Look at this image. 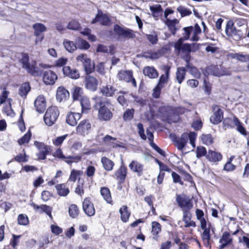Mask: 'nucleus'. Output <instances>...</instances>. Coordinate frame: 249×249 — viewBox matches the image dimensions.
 <instances>
[{
	"instance_id": "nucleus-60",
	"label": "nucleus",
	"mask_w": 249,
	"mask_h": 249,
	"mask_svg": "<svg viewBox=\"0 0 249 249\" xmlns=\"http://www.w3.org/2000/svg\"><path fill=\"white\" fill-rule=\"evenodd\" d=\"M31 137V134L30 133H27L25 134L21 139L18 140V143L19 144L21 145L25 143H27Z\"/></svg>"
},
{
	"instance_id": "nucleus-19",
	"label": "nucleus",
	"mask_w": 249,
	"mask_h": 249,
	"mask_svg": "<svg viewBox=\"0 0 249 249\" xmlns=\"http://www.w3.org/2000/svg\"><path fill=\"white\" fill-rule=\"evenodd\" d=\"M63 71L65 76L73 79H77L80 77L79 71L75 69L71 68L70 66L63 67Z\"/></svg>"
},
{
	"instance_id": "nucleus-1",
	"label": "nucleus",
	"mask_w": 249,
	"mask_h": 249,
	"mask_svg": "<svg viewBox=\"0 0 249 249\" xmlns=\"http://www.w3.org/2000/svg\"><path fill=\"white\" fill-rule=\"evenodd\" d=\"M98 107V117L100 121H109L113 116L112 111L113 110L112 105L110 101L107 98H98L95 105Z\"/></svg>"
},
{
	"instance_id": "nucleus-59",
	"label": "nucleus",
	"mask_w": 249,
	"mask_h": 249,
	"mask_svg": "<svg viewBox=\"0 0 249 249\" xmlns=\"http://www.w3.org/2000/svg\"><path fill=\"white\" fill-rule=\"evenodd\" d=\"M137 127L138 128V133L140 136L142 140H145L146 139V136L144 133V130L142 124L141 123L138 124Z\"/></svg>"
},
{
	"instance_id": "nucleus-33",
	"label": "nucleus",
	"mask_w": 249,
	"mask_h": 249,
	"mask_svg": "<svg viewBox=\"0 0 249 249\" xmlns=\"http://www.w3.org/2000/svg\"><path fill=\"white\" fill-rule=\"evenodd\" d=\"M101 162L104 168L107 171H111L114 165V162L106 157H103L101 159Z\"/></svg>"
},
{
	"instance_id": "nucleus-26",
	"label": "nucleus",
	"mask_w": 249,
	"mask_h": 249,
	"mask_svg": "<svg viewBox=\"0 0 249 249\" xmlns=\"http://www.w3.org/2000/svg\"><path fill=\"white\" fill-rule=\"evenodd\" d=\"M143 73L145 76L149 78H157L159 76V73L156 69L152 66H146L143 69Z\"/></svg>"
},
{
	"instance_id": "nucleus-34",
	"label": "nucleus",
	"mask_w": 249,
	"mask_h": 249,
	"mask_svg": "<svg viewBox=\"0 0 249 249\" xmlns=\"http://www.w3.org/2000/svg\"><path fill=\"white\" fill-rule=\"evenodd\" d=\"M239 119L236 117H233L232 118H226L223 121L224 126L226 129L227 127H234L238 123Z\"/></svg>"
},
{
	"instance_id": "nucleus-7",
	"label": "nucleus",
	"mask_w": 249,
	"mask_h": 249,
	"mask_svg": "<svg viewBox=\"0 0 249 249\" xmlns=\"http://www.w3.org/2000/svg\"><path fill=\"white\" fill-rule=\"evenodd\" d=\"M176 201L178 206L183 209H191L193 207V203L190 198L184 194L177 195Z\"/></svg>"
},
{
	"instance_id": "nucleus-53",
	"label": "nucleus",
	"mask_w": 249,
	"mask_h": 249,
	"mask_svg": "<svg viewBox=\"0 0 249 249\" xmlns=\"http://www.w3.org/2000/svg\"><path fill=\"white\" fill-rule=\"evenodd\" d=\"M208 153H207L206 149L204 147L202 146H199L197 147L196 150V154L197 158H200L204 156L206 157V155Z\"/></svg>"
},
{
	"instance_id": "nucleus-4",
	"label": "nucleus",
	"mask_w": 249,
	"mask_h": 249,
	"mask_svg": "<svg viewBox=\"0 0 249 249\" xmlns=\"http://www.w3.org/2000/svg\"><path fill=\"white\" fill-rule=\"evenodd\" d=\"M196 137V134L194 132L183 133L180 138L176 141L177 148L179 150L182 149L188 142V139H189L190 143L193 147L195 148Z\"/></svg>"
},
{
	"instance_id": "nucleus-43",
	"label": "nucleus",
	"mask_w": 249,
	"mask_h": 249,
	"mask_svg": "<svg viewBox=\"0 0 249 249\" xmlns=\"http://www.w3.org/2000/svg\"><path fill=\"white\" fill-rule=\"evenodd\" d=\"M178 23V21L177 19H174L173 20L167 19L166 23L168 25L170 31L172 32L173 35H175L176 32L177 28L176 27V25Z\"/></svg>"
},
{
	"instance_id": "nucleus-21",
	"label": "nucleus",
	"mask_w": 249,
	"mask_h": 249,
	"mask_svg": "<svg viewBox=\"0 0 249 249\" xmlns=\"http://www.w3.org/2000/svg\"><path fill=\"white\" fill-rule=\"evenodd\" d=\"M81 117V115L80 113L70 112L67 115L66 122L71 126H74L77 124V121Z\"/></svg>"
},
{
	"instance_id": "nucleus-49",
	"label": "nucleus",
	"mask_w": 249,
	"mask_h": 249,
	"mask_svg": "<svg viewBox=\"0 0 249 249\" xmlns=\"http://www.w3.org/2000/svg\"><path fill=\"white\" fill-rule=\"evenodd\" d=\"M202 142L206 145H210L213 142V138L211 134H203L201 136Z\"/></svg>"
},
{
	"instance_id": "nucleus-15",
	"label": "nucleus",
	"mask_w": 249,
	"mask_h": 249,
	"mask_svg": "<svg viewBox=\"0 0 249 249\" xmlns=\"http://www.w3.org/2000/svg\"><path fill=\"white\" fill-rule=\"evenodd\" d=\"M208 70L211 74L218 77L231 74V72L229 71L222 67H219L217 66H211L208 69Z\"/></svg>"
},
{
	"instance_id": "nucleus-32",
	"label": "nucleus",
	"mask_w": 249,
	"mask_h": 249,
	"mask_svg": "<svg viewBox=\"0 0 249 249\" xmlns=\"http://www.w3.org/2000/svg\"><path fill=\"white\" fill-rule=\"evenodd\" d=\"M119 212L122 221L123 222H126L130 215V213L128 211L127 207L126 205L123 206L120 209Z\"/></svg>"
},
{
	"instance_id": "nucleus-23",
	"label": "nucleus",
	"mask_w": 249,
	"mask_h": 249,
	"mask_svg": "<svg viewBox=\"0 0 249 249\" xmlns=\"http://www.w3.org/2000/svg\"><path fill=\"white\" fill-rule=\"evenodd\" d=\"M206 159L210 162H217L222 160V156L219 152L209 150L206 155Z\"/></svg>"
},
{
	"instance_id": "nucleus-9",
	"label": "nucleus",
	"mask_w": 249,
	"mask_h": 249,
	"mask_svg": "<svg viewBox=\"0 0 249 249\" xmlns=\"http://www.w3.org/2000/svg\"><path fill=\"white\" fill-rule=\"evenodd\" d=\"M114 31L118 36H122L128 38H133L135 35L131 30L127 28H122L118 25L114 27Z\"/></svg>"
},
{
	"instance_id": "nucleus-55",
	"label": "nucleus",
	"mask_w": 249,
	"mask_h": 249,
	"mask_svg": "<svg viewBox=\"0 0 249 249\" xmlns=\"http://www.w3.org/2000/svg\"><path fill=\"white\" fill-rule=\"evenodd\" d=\"M183 30L184 31V33L183 34L182 37H181V38H183V40H187L190 37L191 32L193 31V27L189 26L184 27Z\"/></svg>"
},
{
	"instance_id": "nucleus-16",
	"label": "nucleus",
	"mask_w": 249,
	"mask_h": 249,
	"mask_svg": "<svg viewBox=\"0 0 249 249\" xmlns=\"http://www.w3.org/2000/svg\"><path fill=\"white\" fill-rule=\"evenodd\" d=\"M129 168L132 172L137 174L139 177L142 176L143 173V165L137 160H133L129 163Z\"/></svg>"
},
{
	"instance_id": "nucleus-11",
	"label": "nucleus",
	"mask_w": 249,
	"mask_h": 249,
	"mask_svg": "<svg viewBox=\"0 0 249 249\" xmlns=\"http://www.w3.org/2000/svg\"><path fill=\"white\" fill-rule=\"evenodd\" d=\"M85 78V85L86 88L91 90L95 91L97 89L98 85V80L94 77L90 75L89 74H86Z\"/></svg>"
},
{
	"instance_id": "nucleus-44",
	"label": "nucleus",
	"mask_w": 249,
	"mask_h": 249,
	"mask_svg": "<svg viewBox=\"0 0 249 249\" xmlns=\"http://www.w3.org/2000/svg\"><path fill=\"white\" fill-rule=\"evenodd\" d=\"M100 192L104 199L110 203L111 202V197L109 189L106 187H103L101 188Z\"/></svg>"
},
{
	"instance_id": "nucleus-46",
	"label": "nucleus",
	"mask_w": 249,
	"mask_h": 249,
	"mask_svg": "<svg viewBox=\"0 0 249 249\" xmlns=\"http://www.w3.org/2000/svg\"><path fill=\"white\" fill-rule=\"evenodd\" d=\"M82 174L83 172L82 171L72 169L71 172L69 180L72 182H75L77 178H79Z\"/></svg>"
},
{
	"instance_id": "nucleus-42",
	"label": "nucleus",
	"mask_w": 249,
	"mask_h": 249,
	"mask_svg": "<svg viewBox=\"0 0 249 249\" xmlns=\"http://www.w3.org/2000/svg\"><path fill=\"white\" fill-rule=\"evenodd\" d=\"M210 227L211 224H209L208 228L202 229L203 232L202 234V238L203 241L205 242L206 244L208 245L209 244V242L211 239Z\"/></svg>"
},
{
	"instance_id": "nucleus-37",
	"label": "nucleus",
	"mask_w": 249,
	"mask_h": 249,
	"mask_svg": "<svg viewBox=\"0 0 249 249\" xmlns=\"http://www.w3.org/2000/svg\"><path fill=\"white\" fill-rule=\"evenodd\" d=\"M63 45L66 50L70 53L73 52L77 49L76 42L74 43L73 41L68 39L64 40Z\"/></svg>"
},
{
	"instance_id": "nucleus-20",
	"label": "nucleus",
	"mask_w": 249,
	"mask_h": 249,
	"mask_svg": "<svg viewBox=\"0 0 249 249\" xmlns=\"http://www.w3.org/2000/svg\"><path fill=\"white\" fill-rule=\"evenodd\" d=\"M97 22H99L103 25L107 26L110 24V20L106 15L98 11L95 18L92 20L91 23L94 24Z\"/></svg>"
},
{
	"instance_id": "nucleus-61",
	"label": "nucleus",
	"mask_w": 249,
	"mask_h": 249,
	"mask_svg": "<svg viewBox=\"0 0 249 249\" xmlns=\"http://www.w3.org/2000/svg\"><path fill=\"white\" fill-rule=\"evenodd\" d=\"M15 160L18 162H25L28 161V157L25 153L24 154H19L15 158Z\"/></svg>"
},
{
	"instance_id": "nucleus-27",
	"label": "nucleus",
	"mask_w": 249,
	"mask_h": 249,
	"mask_svg": "<svg viewBox=\"0 0 249 249\" xmlns=\"http://www.w3.org/2000/svg\"><path fill=\"white\" fill-rule=\"evenodd\" d=\"M33 206L34 209L36 211H38L39 213H45L51 218H52L51 214L52 209L51 207L46 205H41L39 206L35 204H34Z\"/></svg>"
},
{
	"instance_id": "nucleus-51",
	"label": "nucleus",
	"mask_w": 249,
	"mask_h": 249,
	"mask_svg": "<svg viewBox=\"0 0 249 249\" xmlns=\"http://www.w3.org/2000/svg\"><path fill=\"white\" fill-rule=\"evenodd\" d=\"M69 213L71 217H76L78 214V209L77 206L74 204L71 205L69 207Z\"/></svg>"
},
{
	"instance_id": "nucleus-13",
	"label": "nucleus",
	"mask_w": 249,
	"mask_h": 249,
	"mask_svg": "<svg viewBox=\"0 0 249 249\" xmlns=\"http://www.w3.org/2000/svg\"><path fill=\"white\" fill-rule=\"evenodd\" d=\"M213 114L210 117V121L213 124H217L220 123L223 118V111L219 108L217 106H215L213 107Z\"/></svg>"
},
{
	"instance_id": "nucleus-38",
	"label": "nucleus",
	"mask_w": 249,
	"mask_h": 249,
	"mask_svg": "<svg viewBox=\"0 0 249 249\" xmlns=\"http://www.w3.org/2000/svg\"><path fill=\"white\" fill-rule=\"evenodd\" d=\"M186 75L185 68L180 67L178 68L176 72V79L178 83L180 84L185 78Z\"/></svg>"
},
{
	"instance_id": "nucleus-14",
	"label": "nucleus",
	"mask_w": 249,
	"mask_h": 249,
	"mask_svg": "<svg viewBox=\"0 0 249 249\" xmlns=\"http://www.w3.org/2000/svg\"><path fill=\"white\" fill-rule=\"evenodd\" d=\"M57 79V75L51 70L46 71L43 73V81L46 85H53Z\"/></svg>"
},
{
	"instance_id": "nucleus-56",
	"label": "nucleus",
	"mask_w": 249,
	"mask_h": 249,
	"mask_svg": "<svg viewBox=\"0 0 249 249\" xmlns=\"http://www.w3.org/2000/svg\"><path fill=\"white\" fill-rule=\"evenodd\" d=\"M18 223L21 225H26L28 224L29 220L26 215L24 214H20L18 215Z\"/></svg>"
},
{
	"instance_id": "nucleus-39",
	"label": "nucleus",
	"mask_w": 249,
	"mask_h": 249,
	"mask_svg": "<svg viewBox=\"0 0 249 249\" xmlns=\"http://www.w3.org/2000/svg\"><path fill=\"white\" fill-rule=\"evenodd\" d=\"M150 9L156 19H158L159 17L162 15V9L160 5L150 6Z\"/></svg>"
},
{
	"instance_id": "nucleus-40",
	"label": "nucleus",
	"mask_w": 249,
	"mask_h": 249,
	"mask_svg": "<svg viewBox=\"0 0 249 249\" xmlns=\"http://www.w3.org/2000/svg\"><path fill=\"white\" fill-rule=\"evenodd\" d=\"M117 139L116 138L112 137L108 135H106L103 139L104 142L109 145L112 146L113 147H120L121 146L120 145L116 144L114 142Z\"/></svg>"
},
{
	"instance_id": "nucleus-58",
	"label": "nucleus",
	"mask_w": 249,
	"mask_h": 249,
	"mask_svg": "<svg viewBox=\"0 0 249 249\" xmlns=\"http://www.w3.org/2000/svg\"><path fill=\"white\" fill-rule=\"evenodd\" d=\"M79 26L80 24L78 21L72 20L69 23L67 26V28L69 29L76 30H78V29L79 27Z\"/></svg>"
},
{
	"instance_id": "nucleus-35",
	"label": "nucleus",
	"mask_w": 249,
	"mask_h": 249,
	"mask_svg": "<svg viewBox=\"0 0 249 249\" xmlns=\"http://www.w3.org/2000/svg\"><path fill=\"white\" fill-rule=\"evenodd\" d=\"M57 194L62 196H67L70 193L69 189L65 184H57L55 186Z\"/></svg>"
},
{
	"instance_id": "nucleus-45",
	"label": "nucleus",
	"mask_w": 249,
	"mask_h": 249,
	"mask_svg": "<svg viewBox=\"0 0 249 249\" xmlns=\"http://www.w3.org/2000/svg\"><path fill=\"white\" fill-rule=\"evenodd\" d=\"M86 74L91 73L94 68V65L91 64V59L89 58L85 62L83 65Z\"/></svg>"
},
{
	"instance_id": "nucleus-47",
	"label": "nucleus",
	"mask_w": 249,
	"mask_h": 249,
	"mask_svg": "<svg viewBox=\"0 0 249 249\" xmlns=\"http://www.w3.org/2000/svg\"><path fill=\"white\" fill-rule=\"evenodd\" d=\"M112 47L111 46H107L102 44H99L96 51L99 53H112Z\"/></svg>"
},
{
	"instance_id": "nucleus-24",
	"label": "nucleus",
	"mask_w": 249,
	"mask_h": 249,
	"mask_svg": "<svg viewBox=\"0 0 249 249\" xmlns=\"http://www.w3.org/2000/svg\"><path fill=\"white\" fill-rule=\"evenodd\" d=\"M164 70L165 71V74H163L160 76L157 85L160 88H163L164 84L167 83L170 73V67L168 66H166L164 67Z\"/></svg>"
},
{
	"instance_id": "nucleus-29",
	"label": "nucleus",
	"mask_w": 249,
	"mask_h": 249,
	"mask_svg": "<svg viewBox=\"0 0 249 249\" xmlns=\"http://www.w3.org/2000/svg\"><path fill=\"white\" fill-rule=\"evenodd\" d=\"M80 104L82 107V112L87 113L91 109L89 100L86 96L83 97L80 100Z\"/></svg>"
},
{
	"instance_id": "nucleus-62",
	"label": "nucleus",
	"mask_w": 249,
	"mask_h": 249,
	"mask_svg": "<svg viewBox=\"0 0 249 249\" xmlns=\"http://www.w3.org/2000/svg\"><path fill=\"white\" fill-rule=\"evenodd\" d=\"M35 145L39 149L40 151L49 150V147L45 145L43 143L39 142L36 141L34 143Z\"/></svg>"
},
{
	"instance_id": "nucleus-12",
	"label": "nucleus",
	"mask_w": 249,
	"mask_h": 249,
	"mask_svg": "<svg viewBox=\"0 0 249 249\" xmlns=\"http://www.w3.org/2000/svg\"><path fill=\"white\" fill-rule=\"evenodd\" d=\"M83 209L85 213L89 216H92L95 214V210L93 204L89 197H86L84 200Z\"/></svg>"
},
{
	"instance_id": "nucleus-18",
	"label": "nucleus",
	"mask_w": 249,
	"mask_h": 249,
	"mask_svg": "<svg viewBox=\"0 0 249 249\" xmlns=\"http://www.w3.org/2000/svg\"><path fill=\"white\" fill-rule=\"evenodd\" d=\"M232 238L231 237L230 233L225 231L223 232L221 238L219 240L220 243L219 246V249H223L226 246L232 244Z\"/></svg>"
},
{
	"instance_id": "nucleus-6",
	"label": "nucleus",
	"mask_w": 249,
	"mask_h": 249,
	"mask_svg": "<svg viewBox=\"0 0 249 249\" xmlns=\"http://www.w3.org/2000/svg\"><path fill=\"white\" fill-rule=\"evenodd\" d=\"M34 30V35L36 36L35 41L36 44L40 43L44 38L43 33L46 31V27L45 26L40 23H35L33 26Z\"/></svg>"
},
{
	"instance_id": "nucleus-10",
	"label": "nucleus",
	"mask_w": 249,
	"mask_h": 249,
	"mask_svg": "<svg viewBox=\"0 0 249 249\" xmlns=\"http://www.w3.org/2000/svg\"><path fill=\"white\" fill-rule=\"evenodd\" d=\"M117 78L120 80L126 82H132L134 87L136 86V82L132 76V72L130 71H121L117 74Z\"/></svg>"
},
{
	"instance_id": "nucleus-17",
	"label": "nucleus",
	"mask_w": 249,
	"mask_h": 249,
	"mask_svg": "<svg viewBox=\"0 0 249 249\" xmlns=\"http://www.w3.org/2000/svg\"><path fill=\"white\" fill-rule=\"evenodd\" d=\"M36 110L39 113H42L46 109V100L44 96L39 95L34 102Z\"/></svg>"
},
{
	"instance_id": "nucleus-5",
	"label": "nucleus",
	"mask_w": 249,
	"mask_h": 249,
	"mask_svg": "<svg viewBox=\"0 0 249 249\" xmlns=\"http://www.w3.org/2000/svg\"><path fill=\"white\" fill-rule=\"evenodd\" d=\"M225 32L227 36L232 37L236 40L240 39L243 36L242 31L240 30H237L233 26V23L230 21L227 23Z\"/></svg>"
},
{
	"instance_id": "nucleus-8",
	"label": "nucleus",
	"mask_w": 249,
	"mask_h": 249,
	"mask_svg": "<svg viewBox=\"0 0 249 249\" xmlns=\"http://www.w3.org/2000/svg\"><path fill=\"white\" fill-rule=\"evenodd\" d=\"M91 128V124L88 120H84L80 122L76 128V133L85 136L87 135Z\"/></svg>"
},
{
	"instance_id": "nucleus-63",
	"label": "nucleus",
	"mask_w": 249,
	"mask_h": 249,
	"mask_svg": "<svg viewBox=\"0 0 249 249\" xmlns=\"http://www.w3.org/2000/svg\"><path fill=\"white\" fill-rule=\"evenodd\" d=\"M237 130L240 132L242 135L246 136L247 133L246 129L243 126L242 124L238 120V123L236 125Z\"/></svg>"
},
{
	"instance_id": "nucleus-31",
	"label": "nucleus",
	"mask_w": 249,
	"mask_h": 249,
	"mask_svg": "<svg viewBox=\"0 0 249 249\" xmlns=\"http://www.w3.org/2000/svg\"><path fill=\"white\" fill-rule=\"evenodd\" d=\"M72 95L74 100H80L85 97L83 96V89L78 87H74L72 89Z\"/></svg>"
},
{
	"instance_id": "nucleus-41",
	"label": "nucleus",
	"mask_w": 249,
	"mask_h": 249,
	"mask_svg": "<svg viewBox=\"0 0 249 249\" xmlns=\"http://www.w3.org/2000/svg\"><path fill=\"white\" fill-rule=\"evenodd\" d=\"M76 44L77 48L81 50H87L90 47V45L87 41L81 38H76Z\"/></svg>"
},
{
	"instance_id": "nucleus-25",
	"label": "nucleus",
	"mask_w": 249,
	"mask_h": 249,
	"mask_svg": "<svg viewBox=\"0 0 249 249\" xmlns=\"http://www.w3.org/2000/svg\"><path fill=\"white\" fill-rule=\"evenodd\" d=\"M190 55H187L186 57V67L189 70V72L195 78H199L201 77V73L195 67H193L189 62Z\"/></svg>"
},
{
	"instance_id": "nucleus-3",
	"label": "nucleus",
	"mask_w": 249,
	"mask_h": 249,
	"mask_svg": "<svg viewBox=\"0 0 249 249\" xmlns=\"http://www.w3.org/2000/svg\"><path fill=\"white\" fill-rule=\"evenodd\" d=\"M59 115V110L57 107L51 106L48 108L44 116V121L48 126L54 124Z\"/></svg>"
},
{
	"instance_id": "nucleus-28",
	"label": "nucleus",
	"mask_w": 249,
	"mask_h": 249,
	"mask_svg": "<svg viewBox=\"0 0 249 249\" xmlns=\"http://www.w3.org/2000/svg\"><path fill=\"white\" fill-rule=\"evenodd\" d=\"M127 174V169L123 165H122L119 169L115 173V177L121 181H124L125 179Z\"/></svg>"
},
{
	"instance_id": "nucleus-57",
	"label": "nucleus",
	"mask_w": 249,
	"mask_h": 249,
	"mask_svg": "<svg viewBox=\"0 0 249 249\" xmlns=\"http://www.w3.org/2000/svg\"><path fill=\"white\" fill-rule=\"evenodd\" d=\"M95 172V168L92 165L88 166L85 171L86 176L89 178H92Z\"/></svg>"
},
{
	"instance_id": "nucleus-54",
	"label": "nucleus",
	"mask_w": 249,
	"mask_h": 249,
	"mask_svg": "<svg viewBox=\"0 0 249 249\" xmlns=\"http://www.w3.org/2000/svg\"><path fill=\"white\" fill-rule=\"evenodd\" d=\"M161 231V226L160 223L154 221L152 223V233L153 235H157Z\"/></svg>"
},
{
	"instance_id": "nucleus-52",
	"label": "nucleus",
	"mask_w": 249,
	"mask_h": 249,
	"mask_svg": "<svg viewBox=\"0 0 249 249\" xmlns=\"http://www.w3.org/2000/svg\"><path fill=\"white\" fill-rule=\"evenodd\" d=\"M177 10L180 14L182 17L189 16L192 14L191 10L183 6H178L177 8Z\"/></svg>"
},
{
	"instance_id": "nucleus-48",
	"label": "nucleus",
	"mask_w": 249,
	"mask_h": 249,
	"mask_svg": "<svg viewBox=\"0 0 249 249\" xmlns=\"http://www.w3.org/2000/svg\"><path fill=\"white\" fill-rule=\"evenodd\" d=\"M134 113V109H127L123 114L124 120L125 121L131 120L133 118Z\"/></svg>"
},
{
	"instance_id": "nucleus-50",
	"label": "nucleus",
	"mask_w": 249,
	"mask_h": 249,
	"mask_svg": "<svg viewBox=\"0 0 249 249\" xmlns=\"http://www.w3.org/2000/svg\"><path fill=\"white\" fill-rule=\"evenodd\" d=\"M67 136L68 135L66 134L61 136L57 137L53 140V143L56 146H60Z\"/></svg>"
},
{
	"instance_id": "nucleus-64",
	"label": "nucleus",
	"mask_w": 249,
	"mask_h": 249,
	"mask_svg": "<svg viewBox=\"0 0 249 249\" xmlns=\"http://www.w3.org/2000/svg\"><path fill=\"white\" fill-rule=\"evenodd\" d=\"M67 58L61 57L56 60L55 65L57 67H62L67 63Z\"/></svg>"
},
{
	"instance_id": "nucleus-22",
	"label": "nucleus",
	"mask_w": 249,
	"mask_h": 249,
	"mask_svg": "<svg viewBox=\"0 0 249 249\" xmlns=\"http://www.w3.org/2000/svg\"><path fill=\"white\" fill-rule=\"evenodd\" d=\"M70 93L67 89L63 87H59L58 88L56 91V99L59 102L63 100H66L69 97Z\"/></svg>"
},
{
	"instance_id": "nucleus-30",
	"label": "nucleus",
	"mask_w": 249,
	"mask_h": 249,
	"mask_svg": "<svg viewBox=\"0 0 249 249\" xmlns=\"http://www.w3.org/2000/svg\"><path fill=\"white\" fill-rule=\"evenodd\" d=\"M116 89L113 86L106 85L101 89L102 93L106 97H111L113 95Z\"/></svg>"
},
{
	"instance_id": "nucleus-2",
	"label": "nucleus",
	"mask_w": 249,
	"mask_h": 249,
	"mask_svg": "<svg viewBox=\"0 0 249 249\" xmlns=\"http://www.w3.org/2000/svg\"><path fill=\"white\" fill-rule=\"evenodd\" d=\"M19 61L22 64V67L27 72L33 75L37 76L39 74L38 68L35 61L29 62V56L27 54L22 53L20 54Z\"/></svg>"
},
{
	"instance_id": "nucleus-36",
	"label": "nucleus",
	"mask_w": 249,
	"mask_h": 249,
	"mask_svg": "<svg viewBox=\"0 0 249 249\" xmlns=\"http://www.w3.org/2000/svg\"><path fill=\"white\" fill-rule=\"evenodd\" d=\"M31 88L28 83H25L23 84L19 88L18 94L23 97L26 98L27 94L30 91Z\"/></svg>"
}]
</instances>
